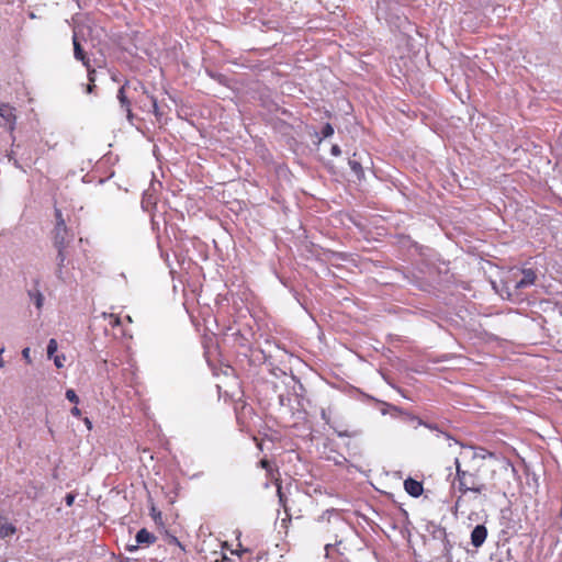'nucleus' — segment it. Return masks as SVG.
Wrapping results in <instances>:
<instances>
[{
	"label": "nucleus",
	"instance_id": "1",
	"mask_svg": "<svg viewBox=\"0 0 562 562\" xmlns=\"http://www.w3.org/2000/svg\"><path fill=\"white\" fill-rule=\"evenodd\" d=\"M454 465L456 481L458 483V490L461 492V494H465L468 492L482 494L486 490L485 484L479 482L476 471L471 472L469 470L462 469L459 458L454 459Z\"/></svg>",
	"mask_w": 562,
	"mask_h": 562
},
{
	"label": "nucleus",
	"instance_id": "2",
	"mask_svg": "<svg viewBox=\"0 0 562 562\" xmlns=\"http://www.w3.org/2000/svg\"><path fill=\"white\" fill-rule=\"evenodd\" d=\"M14 108L8 104L0 105V126L4 127L9 132H13L15 127L16 116Z\"/></svg>",
	"mask_w": 562,
	"mask_h": 562
},
{
	"label": "nucleus",
	"instance_id": "3",
	"mask_svg": "<svg viewBox=\"0 0 562 562\" xmlns=\"http://www.w3.org/2000/svg\"><path fill=\"white\" fill-rule=\"evenodd\" d=\"M487 529L484 525H477L471 532V543L475 548H480L486 540Z\"/></svg>",
	"mask_w": 562,
	"mask_h": 562
},
{
	"label": "nucleus",
	"instance_id": "4",
	"mask_svg": "<svg viewBox=\"0 0 562 562\" xmlns=\"http://www.w3.org/2000/svg\"><path fill=\"white\" fill-rule=\"evenodd\" d=\"M536 281V273L531 269H526L522 271V278L513 283L514 290H519L522 288L530 286Z\"/></svg>",
	"mask_w": 562,
	"mask_h": 562
},
{
	"label": "nucleus",
	"instance_id": "5",
	"mask_svg": "<svg viewBox=\"0 0 562 562\" xmlns=\"http://www.w3.org/2000/svg\"><path fill=\"white\" fill-rule=\"evenodd\" d=\"M67 227L64 220L58 221L55 227V247H66Z\"/></svg>",
	"mask_w": 562,
	"mask_h": 562
},
{
	"label": "nucleus",
	"instance_id": "6",
	"mask_svg": "<svg viewBox=\"0 0 562 562\" xmlns=\"http://www.w3.org/2000/svg\"><path fill=\"white\" fill-rule=\"evenodd\" d=\"M156 540V537L147 529L143 528L136 533V544L128 547L130 550H135L138 544H151Z\"/></svg>",
	"mask_w": 562,
	"mask_h": 562
},
{
	"label": "nucleus",
	"instance_id": "7",
	"mask_svg": "<svg viewBox=\"0 0 562 562\" xmlns=\"http://www.w3.org/2000/svg\"><path fill=\"white\" fill-rule=\"evenodd\" d=\"M404 488L413 497H418L424 491L422 483L413 479L405 480Z\"/></svg>",
	"mask_w": 562,
	"mask_h": 562
},
{
	"label": "nucleus",
	"instance_id": "8",
	"mask_svg": "<svg viewBox=\"0 0 562 562\" xmlns=\"http://www.w3.org/2000/svg\"><path fill=\"white\" fill-rule=\"evenodd\" d=\"M72 44H74V56L77 60L82 61V64L89 69V60L86 58L85 52L80 46V43L78 42L77 33L74 32L72 36Z\"/></svg>",
	"mask_w": 562,
	"mask_h": 562
},
{
	"label": "nucleus",
	"instance_id": "9",
	"mask_svg": "<svg viewBox=\"0 0 562 562\" xmlns=\"http://www.w3.org/2000/svg\"><path fill=\"white\" fill-rule=\"evenodd\" d=\"M128 82H126L125 85H123L119 92H117V99L122 105V108L125 109L126 113H127V119L131 120L132 119V110H131V102L128 101V99L126 98V94H125V88L127 87Z\"/></svg>",
	"mask_w": 562,
	"mask_h": 562
},
{
	"label": "nucleus",
	"instance_id": "10",
	"mask_svg": "<svg viewBox=\"0 0 562 562\" xmlns=\"http://www.w3.org/2000/svg\"><path fill=\"white\" fill-rule=\"evenodd\" d=\"M57 248V277L63 279V268L66 266L67 255L65 252L66 247H56Z\"/></svg>",
	"mask_w": 562,
	"mask_h": 562
},
{
	"label": "nucleus",
	"instance_id": "11",
	"mask_svg": "<svg viewBox=\"0 0 562 562\" xmlns=\"http://www.w3.org/2000/svg\"><path fill=\"white\" fill-rule=\"evenodd\" d=\"M462 449H463V451L461 452V454L464 458L470 457L473 460H475V459L483 460L487 456V452L484 449L474 450L472 448H464V447H462ZM488 456H492V453H488Z\"/></svg>",
	"mask_w": 562,
	"mask_h": 562
},
{
	"label": "nucleus",
	"instance_id": "12",
	"mask_svg": "<svg viewBox=\"0 0 562 562\" xmlns=\"http://www.w3.org/2000/svg\"><path fill=\"white\" fill-rule=\"evenodd\" d=\"M16 528L5 519H0V539H4L14 535Z\"/></svg>",
	"mask_w": 562,
	"mask_h": 562
},
{
	"label": "nucleus",
	"instance_id": "13",
	"mask_svg": "<svg viewBox=\"0 0 562 562\" xmlns=\"http://www.w3.org/2000/svg\"><path fill=\"white\" fill-rule=\"evenodd\" d=\"M418 424L424 425L425 427L429 428L430 430L436 431V437L439 439L442 438V439L447 440L449 447H451L452 445H458V441L452 439L450 435L440 431L439 429H437V427L429 425V424H425L422 420H419Z\"/></svg>",
	"mask_w": 562,
	"mask_h": 562
},
{
	"label": "nucleus",
	"instance_id": "14",
	"mask_svg": "<svg viewBox=\"0 0 562 562\" xmlns=\"http://www.w3.org/2000/svg\"><path fill=\"white\" fill-rule=\"evenodd\" d=\"M30 295H31L36 308L41 310L44 304L43 294L38 290H36L35 292H31Z\"/></svg>",
	"mask_w": 562,
	"mask_h": 562
},
{
	"label": "nucleus",
	"instance_id": "15",
	"mask_svg": "<svg viewBox=\"0 0 562 562\" xmlns=\"http://www.w3.org/2000/svg\"><path fill=\"white\" fill-rule=\"evenodd\" d=\"M57 348H58V344H57V340L52 338L49 339L48 341V345H47V356L48 358H53L55 352L57 351Z\"/></svg>",
	"mask_w": 562,
	"mask_h": 562
},
{
	"label": "nucleus",
	"instance_id": "16",
	"mask_svg": "<svg viewBox=\"0 0 562 562\" xmlns=\"http://www.w3.org/2000/svg\"><path fill=\"white\" fill-rule=\"evenodd\" d=\"M104 317L109 318V325H111L112 327H115V326H119L121 324V319L119 316L116 315H113V314H110V315H106V314H103Z\"/></svg>",
	"mask_w": 562,
	"mask_h": 562
},
{
	"label": "nucleus",
	"instance_id": "17",
	"mask_svg": "<svg viewBox=\"0 0 562 562\" xmlns=\"http://www.w3.org/2000/svg\"><path fill=\"white\" fill-rule=\"evenodd\" d=\"M66 398L75 404L79 403V397L72 389L66 391Z\"/></svg>",
	"mask_w": 562,
	"mask_h": 562
},
{
	"label": "nucleus",
	"instance_id": "18",
	"mask_svg": "<svg viewBox=\"0 0 562 562\" xmlns=\"http://www.w3.org/2000/svg\"><path fill=\"white\" fill-rule=\"evenodd\" d=\"M88 72H89L88 77H89L90 83L87 86V92L91 93L93 91V88H94V85H93V82H94V70L88 69Z\"/></svg>",
	"mask_w": 562,
	"mask_h": 562
},
{
	"label": "nucleus",
	"instance_id": "19",
	"mask_svg": "<svg viewBox=\"0 0 562 562\" xmlns=\"http://www.w3.org/2000/svg\"><path fill=\"white\" fill-rule=\"evenodd\" d=\"M322 134L323 136L326 138V137H329L334 134V128L330 124H326L324 127H323V131H322Z\"/></svg>",
	"mask_w": 562,
	"mask_h": 562
},
{
	"label": "nucleus",
	"instance_id": "20",
	"mask_svg": "<svg viewBox=\"0 0 562 562\" xmlns=\"http://www.w3.org/2000/svg\"><path fill=\"white\" fill-rule=\"evenodd\" d=\"M53 358H54V363L57 368L64 367V361H65L64 355H57V356H54Z\"/></svg>",
	"mask_w": 562,
	"mask_h": 562
},
{
	"label": "nucleus",
	"instance_id": "21",
	"mask_svg": "<svg viewBox=\"0 0 562 562\" xmlns=\"http://www.w3.org/2000/svg\"><path fill=\"white\" fill-rule=\"evenodd\" d=\"M30 353H31V350H30V348H29V347H26V348H24V349L22 350V357H23V358H24L29 363H31V361H32V360H31V356H30Z\"/></svg>",
	"mask_w": 562,
	"mask_h": 562
},
{
	"label": "nucleus",
	"instance_id": "22",
	"mask_svg": "<svg viewBox=\"0 0 562 562\" xmlns=\"http://www.w3.org/2000/svg\"><path fill=\"white\" fill-rule=\"evenodd\" d=\"M150 100H151V105H153V112L155 113V115H159V108H158L157 100L154 97H150Z\"/></svg>",
	"mask_w": 562,
	"mask_h": 562
},
{
	"label": "nucleus",
	"instance_id": "23",
	"mask_svg": "<svg viewBox=\"0 0 562 562\" xmlns=\"http://www.w3.org/2000/svg\"><path fill=\"white\" fill-rule=\"evenodd\" d=\"M349 164H350V166H351V169H352L356 173H358V172H360V171L362 170L361 165H360L359 162H357V161H350Z\"/></svg>",
	"mask_w": 562,
	"mask_h": 562
},
{
	"label": "nucleus",
	"instance_id": "24",
	"mask_svg": "<svg viewBox=\"0 0 562 562\" xmlns=\"http://www.w3.org/2000/svg\"><path fill=\"white\" fill-rule=\"evenodd\" d=\"M260 467H261L262 469H265L268 473H270V472H271V467H270V463H269V461H268V460H265V459H263V460H261V461H260Z\"/></svg>",
	"mask_w": 562,
	"mask_h": 562
},
{
	"label": "nucleus",
	"instance_id": "25",
	"mask_svg": "<svg viewBox=\"0 0 562 562\" xmlns=\"http://www.w3.org/2000/svg\"><path fill=\"white\" fill-rule=\"evenodd\" d=\"M65 502H66L67 506H71L74 504V502H75V495L67 494L66 497H65Z\"/></svg>",
	"mask_w": 562,
	"mask_h": 562
},
{
	"label": "nucleus",
	"instance_id": "26",
	"mask_svg": "<svg viewBox=\"0 0 562 562\" xmlns=\"http://www.w3.org/2000/svg\"><path fill=\"white\" fill-rule=\"evenodd\" d=\"M330 151H331V155H333V156H339V155H340V153H341V150H340V148H339V146H338V145H334V146L331 147V150H330Z\"/></svg>",
	"mask_w": 562,
	"mask_h": 562
},
{
	"label": "nucleus",
	"instance_id": "27",
	"mask_svg": "<svg viewBox=\"0 0 562 562\" xmlns=\"http://www.w3.org/2000/svg\"><path fill=\"white\" fill-rule=\"evenodd\" d=\"M71 414L75 416V417H79L81 415V411L75 406L71 408Z\"/></svg>",
	"mask_w": 562,
	"mask_h": 562
},
{
	"label": "nucleus",
	"instance_id": "28",
	"mask_svg": "<svg viewBox=\"0 0 562 562\" xmlns=\"http://www.w3.org/2000/svg\"><path fill=\"white\" fill-rule=\"evenodd\" d=\"M55 215H56V221H57V222H58V221H60V220H64V218H63V214H61V211H60V210L56 209V210H55Z\"/></svg>",
	"mask_w": 562,
	"mask_h": 562
},
{
	"label": "nucleus",
	"instance_id": "29",
	"mask_svg": "<svg viewBox=\"0 0 562 562\" xmlns=\"http://www.w3.org/2000/svg\"><path fill=\"white\" fill-rule=\"evenodd\" d=\"M85 424L87 425V427L89 429H91L92 425H91V422L88 418H85Z\"/></svg>",
	"mask_w": 562,
	"mask_h": 562
},
{
	"label": "nucleus",
	"instance_id": "30",
	"mask_svg": "<svg viewBox=\"0 0 562 562\" xmlns=\"http://www.w3.org/2000/svg\"><path fill=\"white\" fill-rule=\"evenodd\" d=\"M460 502H461V497H459V498L457 499V502H456V508H458V507H459Z\"/></svg>",
	"mask_w": 562,
	"mask_h": 562
},
{
	"label": "nucleus",
	"instance_id": "31",
	"mask_svg": "<svg viewBox=\"0 0 562 562\" xmlns=\"http://www.w3.org/2000/svg\"><path fill=\"white\" fill-rule=\"evenodd\" d=\"M278 493H279L280 499L282 501V496H281V490H280V487L278 488Z\"/></svg>",
	"mask_w": 562,
	"mask_h": 562
}]
</instances>
